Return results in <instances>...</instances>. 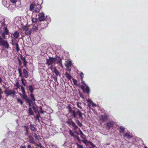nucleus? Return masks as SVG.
I'll return each mask as SVG.
<instances>
[{
	"label": "nucleus",
	"instance_id": "nucleus-1",
	"mask_svg": "<svg viewBox=\"0 0 148 148\" xmlns=\"http://www.w3.org/2000/svg\"><path fill=\"white\" fill-rule=\"evenodd\" d=\"M67 108L68 109L69 113L70 115V117L71 118L76 119L77 115L79 116V118H82L83 114L78 109L77 111L75 112V110H72L70 105H68Z\"/></svg>",
	"mask_w": 148,
	"mask_h": 148
},
{
	"label": "nucleus",
	"instance_id": "nucleus-2",
	"mask_svg": "<svg viewBox=\"0 0 148 148\" xmlns=\"http://www.w3.org/2000/svg\"><path fill=\"white\" fill-rule=\"evenodd\" d=\"M1 35L2 36V38L0 36V46H3L7 49H9L10 46L8 42L6 40H4L5 38V35H6L3 32L1 34Z\"/></svg>",
	"mask_w": 148,
	"mask_h": 148
},
{
	"label": "nucleus",
	"instance_id": "nucleus-3",
	"mask_svg": "<svg viewBox=\"0 0 148 148\" xmlns=\"http://www.w3.org/2000/svg\"><path fill=\"white\" fill-rule=\"evenodd\" d=\"M109 118L108 115L107 114L104 115H101L99 118V120L101 121L102 123L108 120Z\"/></svg>",
	"mask_w": 148,
	"mask_h": 148
},
{
	"label": "nucleus",
	"instance_id": "nucleus-4",
	"mask_svg": "<svg viewBox=\"0 0 148 148\" xmlns=\"http://www.w3.org/2000/svg\"><path fill=\"white\" fill-rule=\"evenodd\" d=\"M55 58L49 57V59L47 60L46 64L49 66L51 65L53 63L55 62Z\"/></svg>",
	"mask_w": 148,
	"mask_h": 148
},
{
	"label": "nucleus",
	"instance_id": "nucleus-5",
	"mask_svg": "<svg viewBox=\"0 0 148 148\" xmlns=\"http://www.w3.org/2000/svg\"><path fill=\"white\" fill-rule=\"evenodd\" d=\"M38 19L40 21H42L45 20L46 17L45 16V14L43 12L40 13L38 15Z\"/></svg>",
	"mask_w": 148,
	"mask_h": 148
},
{
	"label": "nucleus",
	"instance_id": "nucleus-6",
	"mask_svg": "<svg viewBox=\"0 0 148 148\" xmlns=\"http://www.w3.org/2000/svg\"><path fill=\"white\" fill-rule=\"evenodd\" d=\"M4 92L7 96L11 95L12 94L14 95L15 94V92L14 90L11 91L10 90H8L7 89L5 90Z\"/></svg>",
	"mask_w": 148,
	"mask_h": 148
},
{
	"label": "nucleus",
	"instance_id": "nucleus-7",
	"mask_svg": "<svg viewBox=\"0 0 148 148\" xmlns=\"http://www.w3.org/2000/svg\"><path fill=\"white\" fill-rule=\"evenodd\" d=\"M81 88L83 90V92H86L88 94H89L90 91L89 88L87 86H85L82 85L81 86Z\"/></svg>",
	"mask_w": 148,
	"mask_h": 148
},
{
	"label": "nucleus",
	"instance_id": "nucleus-8",
	"mask_svg": "<svg viewBox=\"0 0 148 148\" xmlns=\"http://www.w3.org/2000/svg\"><path fill=\"white\" fill-rule=\"evenodd\" d=\"M66 123L69 125H71L74 128L75 130L77 129L78 128V126L76 125L75 123L73 122L71 120L70 121H68Z\"/></svg>",
	"mask_w": 148,
	"mask_h": 148
},
{
	"label": "nucleus",
	"instance_id": "nucleus-9",
	"mask_svg": "<svg viewBox=\"0 0 148 148\" xmlns=\"http://www.w3.org/2000/svg\"><path fill=\"white\" fill-rule=\"evenodd\" d=\"M114 122L112 121H109L107 123L106 127L108 130H109L110 128L113 126Z\"/></svg>",
	"mask_w": 148,
	"mask_h": 148
},
{
	"label": "nucleus",
	"instance_id": "nucleus-10",
	"mask_svg": "<svg viewBox=\"0 0 148 148\" xmlns=\"http://www.w3.org/2000/svg\"><path fill=\"white\" fill-rule=\"evenodd\" d=\"M41 8V7L40 5L38 4L37 5H36L35 8V10H34L33 12H38L40 10Z\"/></svg>",
	"mask_w": 148,
	"mask_h": 148
},
{
	"label": "nucleus",
	"instance_id": "nucleus-11",
	"mask_svg": "<svg viewBox=\"0 0 148 148\" xmlns=\"http://www.w3.org/2000/svg\"><path fill=\"white\" fill-rule=\"evenodd\" d=\"M19 94L20 96L23 99H25L26 102L27 101H29V99L28 96L26 95V94L22 95L21 94L19 93Z\"/></svg>",
	"mask_w": 148,
	"mask_h": 148
},
{
	"label": "nucleus",
	"instance_id": "nucleus-12",
	"mask_svg": "<svg viewBox=\"0 0 148 148\" xmlns=\"http://www.w3.org/2000/svg\"><path fill=\"white\" fill-rule=\"evenodd\" d=\"M28 72L27 70L26 69H23V73L24 74V77L26 78H27L28 76Z\"/></svg>",
	"mask_w": 148,
	"mask_h": 148
},
{
	"label": "nucleus",
	"instance_id": "nucleus-13",
	"mask_svg": "<svg viewBox=\"0 0 148 148\" xmlns=\"http://www.w3.org/2000/svg\"><path fill=\"white\" fill-rule=\"evenodd\" d=\"M55 62H57V63H59L61 66H62V59L60 57H58L56 58H55Z\"/></svg>",
	"mask_w": 148,
	"mask_h": 148
},
{
	"label": "nucleus",
	"instance_id": "nucleus-14",
	"mask_svg": "<svg viewBox=\"0 0 148 148\" xmlns=\"http://www.w3.org/2000/svg\"><path fill=\"white\" fill-rule=\"evenodd\" d=\"M12 35L15 38L17 39L19 36V33L18 32L16 31L14 34H12Z\"/></svg>",
	"mask_w": 148,
	"mask_h": 148
},
{
	"label": "nucleus",
	"instance_id": "nucleus-15",
	"mask_svg": "<svg viewBox=\"0 0 148 148\" xmlns=\"http://www.w3.org/2000/svg\"><path fill=\"white\" fill-rule=\"evenodd\" d=\"M65 75L67 78L69 80H70L72 78V77L71 75L68 73L67 72H66L65 74Z\"/></svg>",
	"mask_w": 148,
	"mask_h": 148
},
{
	"label": "nucleus",
	"instance_id": "nucleus-16",
	"mask_svg": "<svg viewBox=\"0 0 148 148\" xmlns=\"http://www.w3.org/2000/svg\"><path fill=\"white\" fill-rule=\"evenodd\" d=\"M3 29L4 30V32H3V33H4L5 34H6V35H7L9 34V30L8 29L7 27H5L3 28Z\"/></svg>",
	"mask_w": 148,
	"mask_h": 148
},
{
	"label": "nucleus",
	"instance_id": "nucleus-17",
	"mask_svg": "<svg viewBox=\"0 0 148 148\" xmlns=\"http://www.w3.org/2000/svg\"><path fill=\"white\" fill-rule=\"evenodd\" d=\"M36 6V5H35L33 3L31 4L30 6L29 10L31 11H33L35 9Z\"/></svg>",
	"mask_w": 148,
	"mask_h": 148
},
{
	"label": "nucleus",
	"instance_id": "nucleus-18",
	"mask_svg": "<svg viewBox=\"0 0 148 148\" xmlns=\"http://www.w3.org/2000/svg\"><path fill=\"white\" fill-rule=\"evenodd\" d=\"M53 71L56 76L60 75L59 72L55 67L53 68Z\"/></svg>",
	"mask_w": 148,
	"mask_h": 148
},
{
	"label": "nucleus",
	"instance_id": "nucleus-19",
	"mask_svg": "<svg viewBox=\"0 0 148 148\" xmlns=\"http://www.w3.org/2000/svg\"><path fill=\"white\" fill-rule=\"evenodd\" d=\"M29 128L30 129L33 131H35L36 130V129L35 127L34 126L30 124L29 126Z\"/></svg>",
	"mask_w": 148,
	"mask_h": 148
},
{
	"label": "nucleus",
	"instance_id": "nucleus-20",
	"mask_svg": "<svg viewBox=\"0 0 148 148\" xmlns=\"http://www.w3.org/2000/svg\"><path fill=\"white\" fill-rule=\"evenodd\" d=\"M124 137H127L128 139L130 138H132V136L130 135L129 133H126L124 134Z\"/></svg>",
	"mask_w": 148,
	"mask_h": 148
},
{
	"label": "nucleus",
	"instance_id": "nucleus-21",
	"mask_svg": "<svg viewBox=\"0 0 148 148\" xmlns=\"http://www.w3.org/2000/svg\"><path fill=\"white\" fill-rule=\"evenodd\" d=\"M28 90L30 91L31 93H33L34 89L32 85H29Z\"/></svg>",
	"mask_w": 148,
	"mask_h": 148
},
{
	"label": "nucleus",
	"instance_id": "nucleus-22",
	"mask_svg": "<svg viewBox=\"0 0 148 148\" xmlns=\"http://www.w3.org/2000/svg\"><path fill=\"white\" fill-rule=\"evenodd\" d=\"M30 97L31 99L29 100H31L32 102L35 101V99L33 93H30Z\"/></svg>",
	"mask_w": 148,
	"mask_h": 148
},
{
	"label": "nucleus",
	"instance_id": "nucleus-23",
	"mask_svg": "<svg viewBox=\"0 0 148 148\" xmlns=\"http://www.w3.org/2000/svg\"><path fill=\"white\" fill-rule=\"evenodd\" d=\"M28 113L29 114V115H33L34 114V112L32 110L31 108H29L28 109Z\"/></svg>",
	"mask_w": 148,
	"mask_h": 148
},
{
	"label": "nucleus",
	"instance_id": "nucleus-24",
	"mask_svg": "<svg viewBox=\"0 0 148 148\" xmlns=\"http://www.w3.org/2000/svg\"><path fill=\"white\" fill-rule=\"evenodd\" d=\"M75 121L79 126L80 127H81L83 125L77 119Z\"/></svg>",
	"mask_w": 148,
	"mask_h": 148
},
{
	"label": "nucleus",
	"instance_id": "nucleus-25",
	"mask_svg": "<svg viewBox=\"0 0 148 148\" xmlns=\"http://www.w3.org/2000/svg\"><path fill=\"white\" fill-rule=\"evenodd\" d=\"M80 76L81 79L82 81V83H84V82L83 80V77L84 76V73H83L81 72L80 74Z\"/></svg>",
	"mask_w": 148,
	"mask_h": 148
},
{
	"label": "nucleus",
	"instance_id": "nucleus-26",
	"mask_svg": "<svg viewBox=\"0 0 148 148\" xmlns=\"http://www.w3.org/2000/svg\"><path fill=\"white\" fill-rule=\"evenodd\" d=\"M81 138L83 139L84 140L86 139V136L83 134V132L79 134Z\"/></svg>",
	"mask_w": 148,
	"mask_h": 148
},
{
	"label": "nucleus",
	"instance_id": "nucleus-27",
	"mask_svg": "<svg viewBox=\"0 0 148 148\" xmlns=\"http://www.w3.org/2000/svg\"><path fill=\"white\" fill-rule=\"evenodd\" d=\"M15 46H16V51L17 52H18L20 50V48L19 47V45L18 43H16L15 44Z\"/></svg>",
	"mask_w": 148,
	"mask_h": 148
},
{
	"label": "nucleus",
	"instance_id": "nucleus-28",
	"mask_svg": "<svg viewBox=\"0 0 148 148\" xmlns=\"http://www.w3.org/2000/svg\"><path fill=\"white\" fill-rule=\"evenodd\" d=\"M76 105L77 107L80 109H82V107L81 106V103L78 102H76Z\"/></svg>",
	"mask_w": 148,
	"mask_h": 148
},
{
	"label": "nucleus",
	"instance_id": "nucleus-29",
	"mask_svg": "<svg viewBox=\"0 0 148 148\" xmlns=\"http://www.w3.org/2000/svg\"><path fill=\"white\" fill-rule=\"evenodd\" d=\"M72 65V63L71 61H69L67 62V64L66 65V66L68 68L69 66H71Z\"/></svg>",
	"mask_w": 148,
	"mask_h": 148
},
{
	"label": "nucleus",
	"instance_id": "nucleus-30",
	"mask_svg": "<svg viewBox=\"0 0 148 148\" xmlns=\"http://www.w3.org/2000/svg\"><path fill=\"white\" fill-rule=\"evenodd\" d=\"M22 92L23 94H26L25 90L24 87L23 86H21Z\"/></svg>",
	"mask_w": 148,
	"mask_h": 148
},
{
	"label": "nucleus",
	"instance_id": "nucleus-31",
	"mask_svg": "<svg viewBox=\"0 0 148 148\" xmlns=\"http://www.w3.org/2000/svg\"><path fill=\"white\" fill-rule=\"evenodd\" d=\"M19 74V77H22V70L21 68H19L18 69V70Z\"/></svg>",
	"mask_w": 148,
	"mask_h": 148
},
{
	"label": "nucleus",
	"instance_id": "nucleus-32",
	"mask_svg": "<svg viewBox=\"0 0 148 148\" xmlns=\"http://www.w3.org/2000/svg\"><path fill=\"white\" fill-rule=\"evenodd\" d=\"M125 128L120 127L119 131L120 132L123 133L124 132Z\"/></svg>",
	"mask_w": 148,
	"mask_h": 148
},
{
	"label": "nucleus",
	"instance_id": "nucleus-33",
	"mask_svg": "<svg viewBox=\"0 0 148 148\" xmlns=\"http://www.w3.org/2000/svg\"><path fill=\"white\" fill-rule=\"evenodd\" d=\"M17 102L18 103H20V104L21 105H22L23 104V103L22 100L19 98H17Z\"/></svg>",
	"mask_w": 148,
	"mask_h": 148
},
{
	"label": "nucleus",
	"instance_id": "nucleus-34",
	"mask_svg": "<svg viewBox=\"0 0 148 148\" xmlns=\"http://www.w3.org/2000/svg\"><path fill=\"white\" fill-rule=\"evenodd\" d=\"M25 34L27 35H30L31 34V32L28 29L25 32Z\"/></svg>",
	"mask_w": 148,
	"mask_h": 148
},
{
	"label": "nucleus",
	"instance_id": "nucleus-35",
	"mask_svg": "<svg viewBox=\"0 0 148 148\" xmlns=\"http://www.w3.org/2000/svg\"><path fill=\"white\" fill-rule=\"evenodd\" d=\"M37 18H32V21L33 23H36L37 21Z\"/></svg>",
	"mask_w": 148,
	"mask_h": 148
},
{
	"label": "nucleus",
	"instance_id": "nucleus-36",
	"mask_svg": "<svg viewBox=\"0 0 148 148\" xmlns=\"http://www.w3.org/2000/svg\"><path fill=\"white\" fill-rule=\"evenodd\" d=\"M34 136L35 138L36 139L38 140H39V136H38L37 135L36 133H34Z\"/></svg>",
	"mask_w": 148,
	"mask_h": 148
},
{
	"label": "nucleus",
	"instance_id": "nucleus-37",
	"mask_svg": "<svg viewBox=\"0 0 148 148\" xmlns=\"http://www.w3.org/2000/svg\"><path fill=\"white\" fill-rule=\"evenodd\" d=\"M33 30L34 31H36L38 30V28L37 26H33L32 27Z\"/></svg>",
	"mask_w": 148,
	"mask_h": 148
},
{
	"label": "nucleus",
	"instance_id": "nucleus-38",
	"mask_svg": "<svg viewBox=\"0 0 148 148\" xmlns=\"http://www.w3.org/2000/svg\"><path fill=\"white\" fill-rule=\"evenodd\" d=\"M16 88H19V87L21 86L19 83L18 82H16Z\"/></svg>",
	"mask_w": 148,
	"mask_h": 148
},
{
	"label": "nucleus",
	"instance_id": "nucleus-39",
	"mask_svg": "<svg viewBox=\"0 0 148 148\" xmlns=\"http://www.w3.org/2000/svg\"><path fill=\"white\" fill-rule=\"evenodd\" d=\"M28 27L27 26H24L23 27V30H25V31L28 30Z\"/></svg>",
	"mask_w": 148,
	"mask_h": 148
},
{
	"label": "nucleus",
	"instance_id": "nucleus-40",
	"mask_svg": "<svg viewBox=\"0 0 148 148\" xmlns=\"http://www.w3.org/2000/svg\"><path fill=\"white\" fill-rule=\"evenodd\" d=\"M27 103H28L29 105V106H32V104L33 103L32 101L31 100H29V101H27L26 102Z\"/></svg>",
	"mask_w": 148,
	"mask_h": 148
},
{
	"label": "nucleus",
	"instance_id": "nucleus-41",
	"mask_svg": "<svg viewBox=\"0 0 148 148\" xmlns=\"http://www.w3.org/2000/svg\"><path fill=\"white\" fill-rule=\"evenodd\" d=\"M77 148H84L82 145H81L79 144L78 143H76Z\"/></svg>",
	"mask_w": 148,
	"mask_h": 148
},
{
	"label": "nucleus",
	"instance_id": "nucleus-42",
	"mask_svg": "<svg viewBox=\"0 0 148 148\" xmlns=\"http://www.w3.org/2000/svg\"><path fill=\"white\" fill-rule=\"evenodd\" d=\"M52 78L53 80L55 81V82H57V77L56 76H55L54 75H52Z\"/></svg>",
	"mask_w": 148,
	"mask_h": 148
},
{
	"label": "nucleus",
	"instance_id": "nucleus-43",
	"mask_svg": "<svg viewBox=\"0 0 148 148\" xmlns=\"http://www.w3.org/2000/svg\"><path fill=\"white\" fill-rule=\"evenodd\" d=\"M73 82L74 83V84L75 85H77V80L75 79H74V78H73Z\"/></svg>",
	"mask_w": 148,
	"mask_h": 148
},
{
	"label": "nucleus",
	"instance_id": "nucleus-44",
	"mask_svg": "<svg viewBox=\"0 0 148 148\" xmlns=\"http://www.w3.org/2000/svg\"><path fill=\"white\" fill-rule=\"evenodd\" d=\"M24 79L23 78H21V81L22 83V84L24 86H25L26 85L24 83Z\"/></svg>",
	"mask_w": 148,
	"mask_h": 148
},
{
	"label": "nucleus",
	"instance_id": "nucleus-45",
	"mask_svg": "<svg viewBox=\"0 0 148 148\" xmlns=\"http://www.w3.org/2000/svg\"><path fill=\"white\" fill-rule=\"evenodd\" d=\"M69 134L70 135L72 136H73L74 135V134L72 132L71 130H70L69 131Z\"/></svg>",
	"mask_w": 148,
	"mask_h": 148
},
{
	"label": "nucleus",
	"instance_id": "nucleus-46",
	"mask_svg": "<svg viewBox=\"0 0 148 148\" xmlns=\"http://www.w3.org/2000/svg\"><path fill=\"white\" fill-rule=\"evenodd\" d=\"M11 43L13 46L15 45L16 44H15V41L13 39L12 40Z\"/></svg>",
	"mask_w": 148,
	"mask_h": 148
},
{
	"label": "nucleus",
	"instance_id": "nucleus-47",
	"mask_svg": "<svg viewBox=\"0 0 148 148\" xmlns=\"http://www.w3.org/2000/svg\"><path fill=\"white\" fill-rule=\"evenodd\" d=\"M39 108H40V112L41 113L43 114L44 113V112H45V111H44L42 110V107L41 106H40L39 107Z\"/></svg>",
	"mask_w": 148,
	"mask_h": 148
},
{
	"label": "nucleus",
	"instance_id": "nucleus-48",
	"mask_svg": "<svg viewBox=\"0 0 148 148\" xmlns=\"http://www.w3.org/2000/svg\"><path fill=\"white\" fill-rule=\"evenodd\" d=\"M40 117V115L39 114L37 115L36 116V118L38 120L39 122L40 121L39 117Z\"/></svg>",
	"mask_w": 148,
	"mask_h": 148
},
{
	"label": "nucleus",
	"instance_id": "nucleus-49",
	"mask_svg": "<svg viewBox=\"0 0 148 148\" xmlns=\"http://www.w3.org/2000/svg\"><path fill=\"white\" fill-rule=\"evenodd\" d=\"M21 59L22 60L23 62L26 61L25 58L23 57L22 56H21Z\"/></svg>",
	"mask_w": 148,
	"mask_h": 148
},
{
	"label": "nucleus",
	"instance_id": "nucleus-50",
	"mask_svg": "<svg viewBox=\"0 0 148 148\" xmlns=\"http://www.w3.org/2000/svg\"><path fill=\"white\" fill-rule=\"evenodd\" d=\"M18 64H19V66H20L22 64V63L21 62V61L19 59V58H18Z\"/></svg>",
	"mask_w": 148,
	"mask_h": 148
},
{
	"label": "nucleus",
	"instance_id": "nucleus-51",
	"mask_svg": "<svg viewBox=\"0 0 148 148\" xmlns=\"http://www.w3.org/2000/svg\"><path fill=\"white\" fill-rule=\"evenodd\" d=\"M10 2L13 3H15L17 2V0H10Z\"/></svg>",
	"mask_w": 148,
	"mask_h": 148
},
{
	"label": "nucleus",
	"instance_id": "nucleus-52",
	"mask_svg": "<svg viewBox=\"0 0 148 148\" xmlns=\"http://www.w3.org/2000/svg\"><path fill=\"white\" fill-rule=\"evenodd\" d=\"M27 62L26 61H24L23 62V64L24 66L25 67L27 65Z\"/></svg>",
	"mask_w": 148,
	"mask_h": 148
},
{
	"label": "nucleus",
	"instance_id": "nucleus-53",
	"mask_svg": "<svg viewBox=\"0 0 148 148\" xmlns=\"http://www.w3.org/2000/svg\"><path fill=\"white\" fill-rule=\"evenodd\" d=\"M32 107H33V110H34V111L35 112L36 110L35 106H33Z\"/></svg>",
	"mask_w": 148,
	"mask_h": 148
},
{
	"label": "nucleus",
	"instance_id": "nucleus-54",
	"mask_svg": "<svg viewBox=\"0 0 148 148\" xmlns=\"http://www.w3.org/2000/svg\"><path fill=\"white\" fill-rule=\"evenodd\" d=\"M91 104L93 106H97L93 102Z\"/></svg>",
	"mask_w": 148,
	"mask_h": 148
},
{
	"label": "nucleus",
	"instance_id": "nucleus-55",
	"mask_svg": "<svg viewBox=\"0 0 148 148\" xmlns=\"http://www.w3.org/2000/svg\"><path fill=\"white\" fill-rule=\"evenodd\" d=\"M87 101L89 102V103H90L91 104L92 103V101L90 99H88Z\"/></svg>",
	"mask_w": 148,
	"mask_h": 148
},
{
	"label": "nucleus",
	"instance_id": "nucleus-56",
	"mask_svg": "<svg viewBox=\"0 0 148 148\" xmlns=\"http://www.w3.org/2000/svg\"><path fill=\"white\" fill-rule=\"evenodd\" d=\"M90 145L92 146L93 147H94L95 146V145H94L92 143L90 142Z\"/></svg>",
	"mask_w": 148,
	"mask_h": 148
},
{
	"label": "nucleus",
	"instance_id": "nucleus-57",
	"mask_svg": "<svg viewBox=\"0 0 148 148\" xmlns=\"http://www.w3.org/2000/svg\"><path fill=\"white\" fill-rule=\"evenodd\" d=\"M3 93L1 88L0 87V94H1Z\"/></svg>",
	"mask_w": 148,
	"mask_h": 148
},
{
	"label": "nucleus",
	"instance_id": "nucleus-58",
	"mask_svg": "<svg viewBox=\"0 0 148 148\" xmlns=\"http://www.w3.org/2000/svg\"><path fill=\"white\" fill-rule=\"evenodd\" d=\"M78 130L79 132V134L82 132L80 128H78Z\"/></svg>",
	"mask_w": 148,
	"mask_h": 148
},
{
	"label": "nucleus",
	"instance_id": "nucleus-59",
	"mask_svg": "<svg viewBox=\"0 0 148 148\" xmlns=\"http://www.w3.org/2000/svg\"><path fill=\"white\" fill-rule=\"evenodd\" d=\"M77 139L78 140V141H80V138H79V137H78V136H77Z\"/></svg>",
	"mask_w": 148,
	"mask_h": 148
},
{
	"label": "nucleus",
	"instance_id": "nucleus-60",
	"mask_svg": "<svg viewBox=\"0 0 148 148\" xmlns=\"http://www.w3.org/2000/svg\"><path fill=\"white\" fill-rule=\"evenodd\" d=\"M24 127L25 128V129L26 130H27L28 129V127L26 126H24Z\"/></svg>",
	"mask_w": 148,
	"mask_h": 148
},
{
	"label": "nucleus",
	"instance_id": "nucleus-61",
	"mask_svg": "<svg viewBox=\"0 0 148 148\" xmlns=\"http://www.w3.org/2000/svg\"><path fill=\"white\" fill-rule=\"evenodd\" d=\"M31 147V145H28L27 147L28 148H30Z\"/></svg>",
	"mask_w": 148,
	"mask_h": 148
},
{
	"label": "nucleus",
	"instance_id": "nucleus-62",
	"mask_svg": "<svg viewBox=\"0 0 148 148\" xmlns=\"http://www.w3.org/2000/svg\"><path fill=\"white\" fill-rule=\"evenodd\" d=\"M20 148H26L25 146H23L22 147H21Z\"/></svg>",
	"mask_w": 148,
	"mask_h": 148
},
{
	"label": "nucleus",
	"instance_id": "nucleus-63",
	"mask_svg": "<svg viewBox=\"0 0 148 148\" xmlns=\"http://www.w3.org/2000/svg\"><path fill=\"white\" fill-rule=\"evenodd\" d=\"M1 94H0V100L2 98V96Z\"/></svg>",
	"mask_w": 148,
	"mask_h": 148
},
{
	"label": "nucleus",
	"instance_id": "nucleus-64",
	"mask_svg": "<svg viewBox=\"0 0 148 148\" xmlns=\"http://www.w3.org/2000/svg\"><path fill=\"white\" fill-rule=\"evenodd\" d=\"M1 32H2L1 29V28H0V34L1 33Z\"/></svg>",
	"mask_w": 148,
	"mask_h": 148
}]
</instances>
